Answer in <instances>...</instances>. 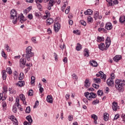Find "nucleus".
I'll return each instance as SVG.
<instances>
[{"label": "nucleus", "instance_id": "f257e3e1", "mask_svg": "<svg viewBox=\"0 0 125 125\" xmlns=\"http://www.w3.org/2000/svg\"><path fill=\"white\" fill-rule=\"evenodd\" d=\"M105 44L106 46H105V44L104 43H101L98 45V48L100 50L102 51H104V50H107L108 47H109L111 44V39L110 37H107L105 40Z\"/></svg>", "mask_w": 125, "mask_h": 125}, {"label": "nucleus", "instance_id": "f03ea898", "mask_svg": "<svg viewBox=\"0 0 125 125\" xmlns=\"http://www.w3.org/2000/svg\"><path fill=\"white\" fill-rule=\"evenodd\" d=\"M125 84V81H122V80H116L115 81V87L120 92L124 91Z\"/></svg>", "mask_w": 125, "mask_h": 125}, {"label": "nucleus", "instance_id": "7ed1b4c3", "mask_svg": "<svg viewBox=\"0 0 125 125\" xmlns=\"http://www.w3.org/2000/svg\"><path fill=\"white\" fill-rule=\"evenodd\" d=\"M25 51L26 54H24L23 56L25 57L28 61H30V60H31V57H33V56L34 55V53L32 52V47H27L25 50Z\"/></svg>", "mask_w": 125, "mask_h": 125}, {"label": "nucleus", "instance_id": "20e7f679", "mask_svg": "<svg viewBox=\"0 0 125 125\" xmlns=\"http://www.w3.org/2000/svg\"><path fill=\"white\" fill-rule=\"evenodd\" d=\"M19 98L16 99L15 105L13 107V112H14V113H17V108H16V106L19 109H20V111H23V108H21V105L19 104Z\"/></svg>", "mask_w": 125, "mask_h": 125}, {"label": "nucleus", "instance_id": "39448f33", "mask_svg": "<svg viewBox=\"0 0 125 125\" xmlns=\"http://www.w3.org/2000/svg\"><path fill=\"white\" fill-rule=\"evenodd\" d=\"M11 19L12 20L13 24L17 23V13L14 9L11 11Z\"/></svg>", "mask_w": 125, "mask_h": 125}, {"label": "nucleus", "instance_id": "423d86ee", "mask_svg": "<svg viewBox=\"0 0 125 125\" xmlns=\"http://www.w3.org/2000/svg\"><path fill=\"white\" fill-rule=\"evenodd\" d=\"M84 95L86 97L87 99L90 100V101H91L92 98L94 99L97 97V95L93 92L89 93L87 92L84 93Z\"/></svg>", "mask_w": 125, "mask_h": 125}, {"label": "nucleus", "instance_id": "0eeeda50", "mask_svg": "<svg viewBox=\"0 0 125 125\" xmlns=\"http://www.w3.org/2000/svg\"><path fill=\"white\" fill-rule=\"evenodd\" d=\"M26 64V60L24 59H21L20 60V67L23 69L25 67V65Z\"/></svg>", "mask_w": 125, "mask_h": 125}, {"label": "nucleus", "instance_id": "6e6552de", "mask_svg": "<svg viewBox=\"0 0 125 125\" xmlns=\"http://www.w3.org/2000/svg\"><path fill=\"white\" fill-rule=\"evenodd\" d=\"M60 23L57 22L54 24V30L56 33H58L59 30H60Z\"/></svg>", "mask_w": 125, "mask_h": 125}, {"label": "nucleus", "instance_id": "1a4fd4ad", "mask_svg": "<svg viewBox=\"0 0 125 125\" xmlns=\"http://www.w3.org/2000/svg\"><path fill=\"white\" fill-rule=\"evenodd\" d=\"M106 83L109 86H113L114 85V81L112 79L108 78L106 81Z\"/></svg>", "mask_w": 125, "mask_h": 125}, {"label": "nucleus", "instance_id": "9d476101", "mask_svg": "<svg viewBox=\"0 0 125 125\" xmlns=\"http://www.w3.org/2000/svg\"><path fill=\"white\" fill-rule=\"evenodd\" d=\"M46 101L48 103L52 104L53 102V99H52V96L51 95H49L46 97Z\"/></svg>", "mask_w": 125, "mask_h": 125}, {"label": "nucleus", "instance_id": "9b49d317", "mask_svg": "<svg viewBox=\"0 0 125 125\" xmlns=\"http://www.w3.org/2000/svg\"><path fill=\"white\" fill-rule=\"evenodd\" d=\"M105 29L108 30H112L113 29V25L110 22H107L105 24Z\"/></svg>", "mask_w": 125, "mask_h": 125}, {"label": "nucleus", "instance_id": "f8f14e48", "mask_svg": "<svg viewBox=\"0 0 125 125\" xmlns=\"http://www.w3.org/2000/svg\"><path fill=\"white\" fill-rule=\"evenodd\" d=\"M112 107L113 111H117L118 110V103L116 102L112 103Z\"/></svg>", "mask_w": 125, "mask_h": 125}, {"label": "nucleus", "instance_id": "ddd939ff", "mask_svg": "<svg viewBox=\"0 0 125 125\" xmlns=\"http://www.w3.org/2000/svg\"><path fill=\"white\" fill-rule=\"evenodd\" d=\"M18 20H20L21 23H23L25 21H26V19H24V16L23 14H21V16H19Z\"/></svg>", "mask_w": 125, "mask_h": 125}, {"label": "nucleus", "instance_id": "4468645a", "mask_svg": "<svg viewBox=\"0 0 125 125\" xmlns=\"http://www.w3.org/2000/svg\"><path fill=\"white\" fill-rule=\"evenodd\" d=\"M20 98L23 103V104H26V98H25V96H24L23 94H21L20 95Z\"/></svg>", "mask_w": 125, "mask_h": 125}, {"label": "nucleus", "instance_id": "2eb2a0df", "mask_svg": "<svg viewBox=\"0 0 125 125\" xmlns=\"http://www.w3.org/2000/svg\"><path fill=\"white\" fill-rule=\"evenodd\" d=\"M90 64L91 66H92V67H97V66H98L97 62H96L95 61H90Z\"/></svg>", "mask_w": 125, "mask_h": 125}, {"label": "nucleus", "instance_id": "dca6fc26", "mask_svg": "<svg viewBox=\"0 0 125 125\" xmlns=\"http://www.w3.org/2000/svg\"><path fill=\"white\" fill-rule=\"evenodd\" d=\"M121 59H122V56H121V55H116L113 58V60L115 62H118Z\"/></svg>", "mask_w": 125, "mask_h": 125}, {"label": "nucleus", "instance_id": "f3484780", "mask_svg": "<svg viewBox=\"0 0 125 125\" xmlns=\"http://www.w3.org/2000/svg\"><path fill=\"white\" fill-rule=\"evenodd\" d=\"M16 85H19V86L21 87L24 86V85H25V82L22 81H19L18 83H16Z\"/></svg>", "mask_w": 125, "mask_h": 125}, {"label": "nucleus", "instance_id": "a211bd4d", "mask_svg": "<svg viewBox=\"0 0 125 125\" xmlns=\"http://www.w3.org/2000/svg\"><path fill=\"white\" fill-rule=\"evenodd\" d=\"M46 23L47 25H51L53 23V19L52 18H49L46 21Z\"/></svg>", "mask_w": 125, "mask_h": 125}, {"label": "nucleus", "instance_id": "6ab92c4d", "mask_svg": "<svg viewBox=\"0 0 125 125\" xmlns=\"http://www.w3.org/2000/svg\"><path fill=\"white\" fill-rule=\"evenodd\" d=\"M100 76H101V79H103L104 81L106 80V75L104 74V73L102 71L99 72Z\"/></svg>", "mask_w": 125, "mask_h": 125}, {"label": "nucleus", "instance_id": "aec40b11", "mask_svg": "<svg viewBox=\"0 0 125 125\" xmlns=\"http://www.w3.org/2000/svg\"><path fill=\"white\" fill-rule=\"evenodd\" d=\"M90 85V83H89V80L86 79L84 81V86L86 87H89Z\"/></svg>", "mask_w": 125, "mask_h": 125}, {"label": "nucleus", "instance_id": "412c9836", "mask_svg": "<svg viewBox=\"0 0 125 125\" xmlns=\"http://www.w3.org/2000/svg\"><path fill=\"white\" fill-rule=\"evenodd\" d=\"M104 120L105 122H107L109 120V114L107 113H104Z\"/></svg>", "mask_w": 125, "mask_h": 125}, {"label": "nucleus", "instance_id": "4be33fe9", "mask_svg": "<svg viewBox=\"0 0 125 125\" xmlns=\"http://www.w3.org/2000/svg\"><path fill=\"white\" fill-rule=\"evenodd\" d=\"M89 51L88 50V49H85L84 50V56L86 57H88L89 56Z\"/></svg>", "mask_w": 125, "mask_h": 125}, {"label": "nucleus", "instance_id": "5701e85b", "mask_svg": "<svg viewBox=\"0 0 125 125\" xmlns=\"http://www.w3.org/2000/svg\"><path fill=\"white\" fill-rule=\"evenodd\" d=\"M92 10L91 9H88L86 10V11L84 12L85 15H91L92 14Z\"/></svg>", "mask_w": 125, "mask_h": 125}, {"label": "nucleus", "instance_id": "b1692460", "mask_svg": "<svg viewBox=\"0 0 125 125\" xmlns=\"http://www.w3.org/2000/svg\"><path fill=\"white\" fill-rule=\"evenodd\" d=\"M97 42H104V37L98 36L97 37Z\"/></svg>", "mask_w": 125, "mask_h": 125}, {"label": "nucleus", "instance_id": "393cba45", "mask_svg": "<svg viewBox=\"0 0 125 125\" xmlns=\"http://www.w3.org/2000/svg\"><path fill=\"white\" fill-rule=\"evenodd\" d=\"M8 91H9L10 94H16V90L13 89L11 88H9Z\"/></svg>", "mask_w": 125, "mask_h": 125}, {"label": "nucleus", "instance_id": "a878e982", "mask_svg": "<svg viewBox=\"0 0 125 125\" xmlns=\"http://www.w3.org/2000/svg\"><path fill=\"white\" fill-rule=\"evenodd\" d=\"M26 120L29 123L32 124L33 123V119H32V116L31 115H28L26 117Z\"/></svg>", "mask_w": 125, "mask_h": 125}, {"label": "nucleus", "instance_id": "bb28decb", "mask_svg": "<svg viewBox=\"0 0 125 125\" xmlns=\"http://www.w3.org/2000/svg\"><path fill=\"white\" fill-rule=\"evenodd\" d=\"M119 21L120 23H125V16H122L120 17L119 19Z\"/></svg>", "mask_w": 125, "mask_h": 125}, {"label": "nucleus", "instance_id": "cd10ccee", "mask_svg": "<svg viewBox=\"0 0 125 125\" xmlns=\"http://www.w3.org/2000/svg\"><path fill=\"white\" fill-rule=\"evenodd\" d=\"M94 83H101V79L100 78H94L93 79Z\"/></svg>", "mask_w": 125, "mask_h": 125}, {"label": "nucleus", "instance_id": "c85d7f7f", "mask_svg": "<svg viewBox=\"0 0 125 125\" xmlns=\"http://www.w3.org/2000/svg\"><path fill=\"white\" fill-rule=\"evenodd\" d=\"M2 77L3 80H5L6 79V72L5 70H2Z\"/></svg>", "mask_w": 125, "mask_h": 125}, {"label": "nucleus", "instance_id": "c756f323", "mask_svg": "<svg viewBox=\"0 0 125 125\" xmlns=\"http://www.w3.org/2000/svg\"><path fill=\"white\" fill-rule=\"evenodd\" d=\"M87 22L89 24H90V23H92L93 22V19L91 18V17L89 16L87 18Z\"/></svg>", "mask_w": 125, "mask_h": 125}, {"label": "nucleus", "instance_id": "7c9ffc66", "mask_svg": "<svg viewBox=\"0 0 125 125\" xmlns=\"http://www.w3.org/2000/svg\"><path fill=\"white\" fill-rule=\"evenodd\" d=\"M45 13L46 15L44 16V17H45L46 18H47L48 17H50V13L49 12V11H45Z\"/></svg>", "mask_w": 125, "mask_h": 125}, {"label": "nucleus", "instance_id": "2f4dec72", "mask_svg": "<svg viewBox=\"0 0 125 125\" xmlns=\"http://www.w3.org/2000/svg\"><path fill=\"white\" fill-rule=\"evenodd\" d=\"M76 49L78 51H80V50L82 49V45H81L80 43H78L77 46H76Z\"/></svg>", "mask_w": 125, "mask_h": 125}, {"label": "nucleus", "instance_id": "473e14b6", "mask_svg": "<svg viewBox=\"0 0 125 125\" xmlns=\"http://www.w3.org/2000/svg\"><path fill=\"white\" fill-rule=\"evenodd\" d=\"M6 99V98H5V96H3V95L2 93H0V101L2 100H5Z\"/></svg>", "mask_w": 125, "mask_h": 125}, {"label": "nucleus", "instance_id": "72a5a7b5", "mask_svg": "<svg viewBox=\"0 0 125 125\" xmlns=\"http://www.w3.org/2000/svg\"><path fill=\"white\" fill-rule=\"evenodd\" d=\"M6 72L9 75H11V74H12V70H11V68L10 67H7V68Z\"/></svg>", "mask_w": 125, "mask_h": 125}, {"label": "nucleus", "instance_id": "f704fd0d", "mask_svg": "<svg viewBox=\"0 0 125 125\" xmlns=\"http://www.w3.org/2000/svg\"><path fill=\"white\" fill-rule=\"evenodd\" d=\"M99 16V13H98V12H96V13L94 15V18L95 19V20H97V19H98Z\"/></svg>", "mask_w": 125, "mask_h": 125}, {"label": "nucleus", "instance_id": "c9c22d12", "mask_svg": "<svg viewBox=\"0 0 125 125\" xmlns=\"http://www.w3.org/2000/svg\"><path fill=\"white\" fill-rule=\"evenodd\" d=\"M91 118H92V119H93V120H94L95 122L97 121V120H98L97 116L95 114H92L91 115Z\"/></svg>", "mask_w": 125, "mask_h": 125}, {"label": "nucleus", "instance_id": "e433bc0d", "mask_svg": "<svg viewBox=\"0 0 125 125\" xmlns=\"http://www.w3.org/2000/svg\"><path fill=\"white\" fill-rule=\"evenodd\" d=\"M80 23L81 24V25H83V26H86V22L83 20H81L80 21Z\"/></svg>", "mask_w": 125, "mask_h": 125}, {"label": "nucleus", "instance_id": "4c0bfd02", "mask_svg": "<svg viewBox=\"0 0 125 125\" xmlns=\"http://www.w3.org/2000/svg\"><path fill=\"white\" fill-rule=\"evenodd\" d=\"M31 9H32V7H28L26 9H25L24 11V13H28V12H30L31 11Z\"/></svg>", "mask_w": 125, "mask_h": 125}, {"label": "nucleus", "instance_id": "58836bf2", "mask_svg": "<svg viewBox=\"0 0 125 125\" xmlns=\"http://www.w3.org/2000/svg\"><path fill=\"white\" fill-rule=\"evenodd\" d=\"M31 83L32 84H34V83H35V81L36 80V78L34 76H32L31 77Z\"/></svg>", "mask_w": 125, "mask_h": 125}, {"label": "nucleus", "instance_id": "ea45409f", "mask_svg": "<svg viewBox=\"0 0 125 125\" xmlns=\"http://www.w3.org/2000/svg\"><path fill=\"white\" fill-rule=\"evenodd\" d=\"M73 33L75 34L76 35H77V36H79V35L81 34V31L80 30H74Z\"/></svg>", "mask_w": 125, "mask_h": 125}, {"label": "nucleus", "instance_id": "a19ab883", "mask_svg": "<svg viewBox=\"0 0 125 125\" xmlns=\"http://www.w3.org/2000/svg\"><path fill=\"white\" fill-rule=\"evenodd\" d=\"M1 54L2 57H3L5 59H6V54H5V52H4V51H3V50H2V51L1 53Z\"/></svg>", "mask_w": 125, "mask_h": 125}, {"label": "nucleus", "instance_id": "79ce46f5", "mask_svg": "<svg viewBox=\"0 0 125 125\" xmlns=\"http://www.w3.org/2000/svg\"><path fill=\"white\" fill-rule=\"evenodd\" d=\"M30 112H31V108L30 107V106H28L26 108L25 112L27 113V114H29Z\"/></svg>", "mask_w": 125, "mask_h": 125}, {"label": "nucleus", "instance_id": "37998d69", "mask_svg": "<svg viewBox=\"0 0 125 125\" xmlns=\"http://www.w3.org/2000/svg\"><path fill=\"white\" fill-rule=\"evenodd\" d=\"M72 77L73 80H75V81H77L78 80V76H77V75L75 74H72Z\"/></svg>", "mask_w": 125, "mask_h": 125}, {"label": "nucleus", "instance_id": "c03bdc74", "mask_svg": "<svg viewBox=\"0 0 125 125\" xmlns=\"http://www.w3.org/2000/svg\"><path fill=\"white\" fill-rule=\"evenodd\" d=\"M48 4L50 5V6H53V5H54V0H50Z\"/></svg>", "mask_w": 125, "mask_h": 125}, {"label": "nucleus", "instance_id": "a18cd8bd", "mask_svg": "<svg viewBox=\"0 0 125 125\" xmlns=\"http://www.w3.org/2000/svg\"><path fill=\"white\" fill-rule=\"evenodd\" d=\"M70 6H68L66 8V9L65 11V13L66 14H68L69 13V12H70Z\"/></svg>", "mask_w": 125, "mask_h": 125}, {"label": "nucleus", "instance_id": "49530a36", "mask_svg": "<svg viewBox=\"0 0 125 125\" xmlns=\"http://www.w3.org/2000/svg\"><path fill=\"white\" fill-rule=\"evenodd\" d=\"M7 92V87L6 86H4L3 87V93L4 94H5Z\"/></svg>", "mask_w": 125, "mask_h": 125}, {"label": "nucleus", "instance_id": "de8ad7c7", "mask_svg": "<svg viewBox=\"0 0 125 125\" xmlns=\"http://www.w3.org/2000/svg\"><path fill=\"white\" fill-rule=\"evenodd\" d=\"M68 118V121H69V122H72V121L74 120V117H73V115H69Z\"/></svg>", "mask_w": 125, "mask_h": 125}, {"label": "nucleus", "instance_id": "09e8293b", "mask_svg": "<svg viewBox=\"0 0 125 125\" xmlns=\"http://www.w3.org/2000/svg\"><path fill=\"white\" fill-rule=\"evenodd\" d=\"M93 86L94 87V88H96V89H98L99 88V85L96 84L95 83L93 84Z\"/></svg>", "mask_w": 125, "mask_h": 125}, {"label": "nucleus", "instance_id": "8fccbe9b", "mask_svg": "<svg viewBox=\"0 0 125 125\" xmlns=\"http://www.w3.org/2000/svg\"><path fill=\"white\" fill-rule=\"evenodd\" d=\"M98 103H99V100H94L92 102V104H93L94 105H96V104H98Z\"/></svg>", "mask_w": 125, "mask_h": 125}, {"label": "nucleus", "instance_id": "3c124183", "mask_svg": "<svg viewBox=\"0 0 125 125\" xmlns=\"http://www.w3.org/2000/svg\"><path fill=\"white\" fill-rule=\"evenodd\" d=\"M5 48H6L7 51H8V52H9V51H10V49H9V46H8V44H6L5 45Z\"/></svg>", "mask_w": 125, "mask_h": 125}, {"label": "nucleus", "instance_id": "603ef678", "mask_svg": "<svg viewBox=\"0 0 125 125\" xmlns=\"http://www.w3.org/2000/svg\"><path fill=\"white\" fill-rule=\"evenodd\" d=\"M97 94L98 95L101 96V95H103V92H102L101 90H98L97 92Z\"/></svg>", "mask_w": 125, "mask_h": 125}, {"label": "nucleus", "instance_id": "864d4df0", "mask_svg": "<svg viewBox=\"0 0 125 125\" xmlns=\"http://www.w3.org/2000/svg\"><path fill=\"white\" fill-rule=\"evenodd\" d=\"M66 4H64L62 7V11L63 12H64V10H65V9L66 8Z\"/></svg>", "mask_w": 125, "mask_h": 125}, {"label": "nucleus", "instance_id": "5fc2aeb1", "mask_svg": "<svg viewBox=\"0 0 125 125\" xmlns=\"http://www.w3.org/2000/svg\"><path fill=\"white\" fill-rule=\"evenodd\" d=\"M28 19H29L30 20H32V19H33V15H32L31 14H29L28 15Z\"/></svg>", "mask_w": 125, "mask_h": 125}, {"label": "nucleus", "instance_id": "6e6d98bb", "mask_svg": "<svg viewBox=\"0 0 125 125\" xmlns=\"http://www.w3.org/2000/svg\"><path fill=\"white\" fill-rule=\"evenodd\" d=\"M31 40L33 42H34V43H37V40L36 39V38L33 37L31 39Z\"/></svg>", "mask_w": 125, "mask_h": 125}, {"label": "nucleus", "instance_id": "4d7b16f0", "mask_svg": "<svg viewBox=\"0 0 125 125\" xmlns=\"http://www.w3.org/2000/svg\"><path fill=\"white\" fill-rule=\"evenodd\" d=\"M2 106L3 108H5L7 106L6 102H3L2 103Z\"/></svg>", "mask_w": 125, "mask_h": 125}, {"label": "nucleus", "instance_id": "13d9d810", "mask_svg": "<svg viewBox=\"0 0 125 125\" xmlns=\"http://www.w3.org/2000/svg\"><path fill=\"white\" fill-rule=\"evenodd\" d=\"M37 106H39V101H37L35 102V105L34 106V108H37Z\"/></svg>", "mask_w": 125, "mask_h": 125}, {"label": "nucleus", "instance_id": "bf43d9fd", "mask_svg": "<svg viewBox=\"0 0 125 125\" xmlns=\"http://www.w3.org/2000/svg\"><path fill=\"white\" fill-rule=\"evenodd\" d=\"M28 95L30 96H33V90H29L28 92Z\"/></svg>", "mask_w": 125, "mask_h": 125}, {"label": "nucleus", "instance_id": "052dcab7", "mask_svg": "<svg viewBox=\"0 0 125 125\" xmlns=\"http://www.w3.org/2000/svg\"><path fill=\"white\" fill-rule=\"evenodd\" d=\"M62 61L64 63H67V62H68V58H67V57H64L62 60Z\"/></svg>", "mask_w": 125, "mask_h": 125}, {"label": "nucleus", "instance_id": "680f3d73", "mask_svg": "<svg viewBox=\"0 0 125 125\" xmlns=\"http://www.w3.org/2000/svg\"><path fill=\"white\" fill-rule=\"evenodd\" d=\"M24 125H32V123H30L29 122H28L27 121H25L23 123Z\"/></svg>", "mask_w": 125, "mask_h": 125}, {"label": "nucleus", "instance_id": "e2e57ef3", "mask_svg": "<svg viewBox=\"0 0 125 125\" xmlns=\"http://www.w3.org/2000/svg\"><path fill=\"white\" fill-rule=\"evenodd\" d=\"M10 120H11V121H12L13 122L14 121L16 118H15V117L14 116H11L10 118Z\"/></svg>", "mask_w": 125, "mask_h": 125}, {"label": "nucleus", "instance_id": "0e129e2a", "mask_svg": "<svg viewBox=\"0 0 125 125\" xmlns=\"http://www.w3.org/2000/svg\"><path fill=\"white\" fill-rule=\"evenodd\" d=\"M106 0L107 2H108L109 5L111 6L112 5V2H113V0Z\"/></svg>", "mask_w": 125, "mask_h": 125}, {"label": "nucleus", "instance_id": "69168bd1", "mask_svg": "<svg viewBox=\"0 0 125 125\" xmlns=\"http://www.w3.org/2000/svg\"><path fill=\"white\" fill-rule=\"evenodd\" d=\"M98 31L99 32H104L105 31V29L104 28H98Z\"/></svg>", "mask_w": 125, "mask_h": 125}, {"label": "nucleus", "instance_id": "338daca9", "mask_svg": "<svg viewBox=\"0 0 125 125\" xmlns=\"http://www.w3.org/2000/svg\"><path fill=\"white\" fill-rule=\"evenodd\" d=\"M65 97L66 98V100H68L70 98V95L67 94L66 95H65Z\"/></svg>", "mask_w": 125, "mask_h": 125}, {"label": "nucleus", "instance_id": "774afa93", "mask_svg": "<svg viewBox=\"0 0 125 125\" xmlns=\"http://www.w3.org/2000/svg\"><path fill=\"white\" fill-rule=\"evenodd\" d=\"M13 125H18V121H17V119H16L14 121H13Z\"/></svg>", "mask_w": 125, "mask_h": 125}]
</instances>
